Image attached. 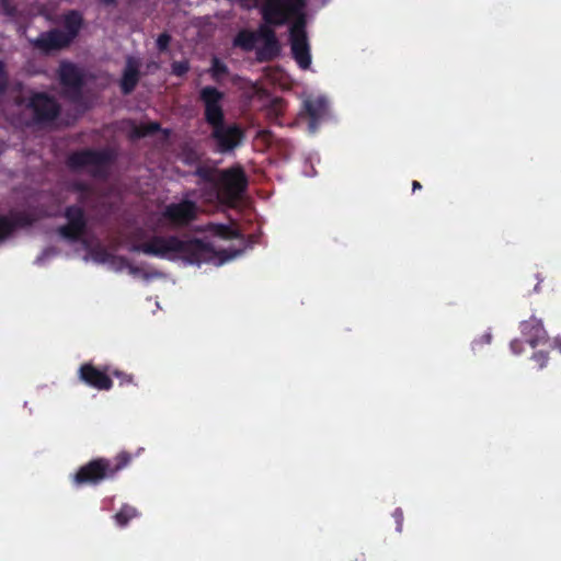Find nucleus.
Wrapping results in <instances>:
<instances>
[{
  "instance_id": "6e6552de",
  "label": "nucleus",
  "mask_w": 561,
  "mask_h": 561,
  "mask_svg": "<svg viewBox=\"0 0 561 561\" xmlns=\"http://www.w3.org/2000/svg\"><path fill=\"white\" fill-rule=\"evenodd\" d=\"M24 105L33 113V121L36 125H47L57 119L60 114L58 101L46 92L31 93Z\"/></svg>"
},
{
  "instance_id": "c9c22d12",
  "label": "nucleus",
  "mask_w": 561,
  "mask_h": 561,
  "mask_svg": "<svg viewBox=\"0 0 561 561\" xmlns=\"http://www.w3.org/2000/svg\"><path fill=\"white\" fill-rule=\"evenodd\" d=\"M482 342L490 343L492 341V335L490 333H485L481 337Z\"/></svg>"
},
{
  "instance_id": "7c9ffc66",
  "label": "nucleus",
  "mask_w": 561,
  "mask_h": 561,
  "mask_svg": "<svg viewBox=\"0 0 561 561\" xmlns=\"http://www.w3.org/2000/svg\"><path fill=\"white\" fill-rule=\"evenodd\" d=\"M93 196H94V193L93 194H78V196H77L78 204L77 205L82 206V208L88 206L90 204V201L93 199Z\"/></svg>"
},
{
  "instance_id": "bb28decb",
  "label": "nucleus",
  "mask_w": 561,
  "mask_h": 561,
  "mask_svg": "<svg viewBox=\"0 0 561 561\" xmlns=\"http://www.w3.org/2000/svg\"><path fill=\"white\" fill-rule=\"evenodd\" d=\"M171 36L169 33L163 32L157 38V47L159 51H165L169 49Z\"/></svg>"
},
{
  "instance_id": "393cba45",
  "label": "nucleus",
  "mask_w": 561,
  "mask_h": 561,
  "mask_svg": "<svg viewBox=\"0 0 561 561\" xmlns=\"http://www.w3.org/2000/svg\"><path fill=\"white\" fill-rule=\"evenodd\" d=\"M10 83V76L7 71L5 62L0 60V96L4 95Z\"/></svg>"
},
{
  "instance_id": "dca6fc26",
  "label": "nucleus",
  "mask_w": 561,
  "mask_h": 561,
  "mask_svg": "<svg viewBox=\"0 0 561 561\" xmlns=\"http://www.w3.org/2000/svg\"><path fill=\"white\" fill-rule=\"evenodd\" d=\"M140 80V60L134 56L125 59V66L121 79V90L123 95H129L136 89Z\"/></svg>"
},
{
  "instance_id": "b1692460",
  "label": "nucleus",
  "mask_w": 561,
  "mask_h": 561,
  "mask_svg": "<svg viewBox=\"0 0 561 561\" xmlns=\"http://www.w3.org/2000/svg\"><path fill=\"white\" fill-rule=\"evenodd\" d=\"M190 70L188 61L175 60L171 64V73L176 77H184Z\"/></svg>"
},
{
  "instance_id": "7ed1b4c3",
  "label": "nucleus",
  "mask_w": 561,
  "mask_h": 561,
  "mask_svg": "<svg viewBox=\"0 0 561 561\" xmlns=\"http://www.w3.org/2000/svg\"><path fill=\"white\" fill-rule=\"evenodd\" d=\"M133 252H141L156 257H181L183 261L197 264L207 263L216 259L217 252L210 243L201 239L183 241L174 236H153L150 240L135 244Z\"/></svg>"
},
{
  "instance_id": "20e7f679",
  "label": "nucleus",
  "mask_w": 561,
  "mask_h": 561,
  "mask_svg": "<svg viewBox=\"0 0 561 561\" xmlns=\"http://www.w3.org/2000/svg\"><path fill=\"white\" fill-rule=\"evenodd\" d=\"M130 461L131 456L128 451H121L113 459L94 458L79 467L71 476L72 484L78 486L100 485L106 480H113L117 473L128 467Z\"/></svg>"
},
{
  "instance_id": "2eb2a0df",
  "label": "nucleus",
  "mask_w": 561,
  "mask_h": 561,
  "mask_svg": "<svg viewBox=\"0 0 561 561\" xmlns=\"http://www.w3.org/2000/svg\"><path fill=\"white\" fill-rule=\"evenodd\" d=\"M34 219L25 213H16L10 216L0 215V243L10 239L18 230L30 227Z\"/></svg>"
},
{
  "instance_id": "aec40b11",
  "label": "nucleus",
  "mask_w": 561,
  "mask_h": 561,
  "mask_svg": "<svg viewBox=\"0 0 561 561\" xmlns=\"http://www.w3.org/2000/svg\"><path fill=\"white\" fill-rule=\"evenodd\" d=\"M257 42H260L259 30L255 32L241 30L234 36L233 46L242 51H251L254 49Z\"/></svg>"
},
{
  "instance_id": "ddd939ff",
  "label": "nucleus",
  "mask_w": 561,
  "mask_h": 561,
  "mask_svg": "<svg viewBox=\"0 0 561 561\" xmlns=\"http://www.w3.org/2000/svg\"><path fill=\"white\" fill-rule=\"evenodd\" d=\"M72 41L73 38L65 34L64 31L53 28L48 32H42L39 36L35 38L33 45L36 49L48 53L69 47Z\"/></svg>"
},
{
  "instance_id": "f257e3e1",
  "label": "nucleus",
  "mask_w": 561,
  "mask_h": 561,
  "mask_svg": "<svg viewBox=\"0 0 561 561\" xmlns=\"http://www.w3.org/2000/svg\"><path fill=\"white\" fill-rule=\"evenodd\" d=\"M193 175L198 178L199 197L207 204L232 207L245 192L248 180L241 168L218 170L215 167L199 164Z\"/></svg>"
},
{
  "instance_id": "4468645a",
  "label": "nucleus",
  "mask_w": 561,
  "mask_h": 561,
  "mask_svg": "<svg viewBox=\"0 0 561 561\" xmlns=\"http://www.w3.org/2000/svg\"><path fill=\"white\" fill-rule=\"evenodd\" d=\"M59 83L72 95L79 96L83 87V76L76 65L62 62L59 66Z\"/></svg>"
},
{
  "instance_id": "4be33fe9",
  "label": "nucleus",
  "mask_w": 561,
  "mask_h": 561,
  "mask_svg": "<svg viewBox=\"0 0 561 561\" xmlns=\"http://www.w3.org/2000/svg\"><path fill=\"white\" fill-rule=\"evenodd\" d=\"M228 66H226L221 59L213 57L211 66L209 69L210 77L214 81L219 82L222 78L228 76Z\"/></svg>"
},
{
  "instance_id": "9d476101",
  "label": "nucleus",
  "mask_w": 561,
  "mask_h": 561,
  "mask_svg": "<svg viewBox=\"0 0 561 561\" xmlns=\"http://www.w3.org/2000/svg\"><path fill=\"white\" fill-rule=\"evenodd\" d=\"M64 217L68 224L60 226L57 230L60 238L70 242L81 240L88 229V219L84 209L80 205H70L65 208Z\"/></svg>"
},
{
  "instance_id": "f704fd0d",
  "label": "nucleus",
  "mask_w": 561,
  "mask_h": 561,
  "mask_svg": "<svg viewBox=\"0 0 561 561\" xmlns=\"http://www.w3.org/2000/svg\"><path fill=\"white\" fill-rule=\"evenodd\" d=\"M416 190H422V184L414 180L412 181V192H415Z\"/></svg>"
},
{
  "instance_id": "4c0bfd02",
  "label": "nucleus",
  "mask_w": 561,
  "mask_h": 561,
  "mask_svg": "<svg viewBox=\"0 0 561 561\" xmlns=\"http://www.w3.org/2000/svg\"><path fill=\"white\" fill-rule=\"evenodd\" d=\"M558 348L561 352V340L558 342Z\"/></svg>"
},
{
  "instance_id": "c756f323",
  "label": "nucleus",
  "mask_w": 561,
  "mask_h": 561,
  "mask_svg": "<svg viewBox=\"0 0 561 561\" xmlns=\"http://www.w3.org/2000/svg\"><path fill=\"white\" fill-rule=\"evenodd\" d=\"M533 359L538 363L539 368H543L548 362V354L545 351L535 352Z\"/></svg>"
},
{
  "instance_id": "39448f33",
  "label": "nucleus",
  "mask_w": 561,
  "mask_h": 561,
  "mask_svg": "<svg viewBox=\"0 0 561 561\" xmlns=\"http://www.w3.org/2000/svg\"><path fill=\"white\" fill-rule=\"evenodd\" d=\"M112 153L106 149L85 148L68 156L66 164L71 171H81L90 168V175L98 179L106 176L107 167L112 163Z\"/></svg>"
},
{
  "instance_id": "473e14b6",
  "label": "nucleus",
  "mask_w": 561,
  "mask_h": 561,
  "mask_svg": "<svg viewBox=\"0 0 561 561\" xmlns=\"http://www.w3.org/2000/svg\"><path fill=\"white\" fill-rule=\"evenodd\" d=\"M523 342L520 340H514L511 342V350L515 354L522 353Z\"/></svg>"
},
{
  "instance_id": "c85d7f7f",
  "label": "nucleus",
  "mask_w": 561,
  "mask_h": 561,
  "mask_svg": "<svg viewBox=\"0 0 561 561\" xmlns=\"http://www.w3.org/2000/svg\"><path fill=\"white\" fill-rule=\"evenodd\" d=\"M0 7L7 16L16 14V7L13 4V0H0Z\"/></svg>"
},
{
  "instance_id": "f03ea898",
  "label": "nucleus",
  "mask_w": 561,
  "mask_h": 561,
  "mask_svg": "<svg viewBox=\"0 0 561 561\" xmlns=\"http://www.w3.org/2000/svg\"><path fill=\"white\" fill-rule=\"evenodd\" d=\"M198 100L204 104L205 123L211 129L210 139L216 145V151L228 153L240 147L245 138V131L237 123L225 122L224 93L216 87L205 85L199 90Z\"/></svg>"
},
{
  "instance_id": "cd10ccee",
  "label": "nucleus",
  "mask_w": 561,
  "mask_h": 561,
  "mask_svg": "<svg viewBox=\"0 0 561 561\" xmlns=\"http://www.w3.org/2000/svg\"><path fill=\"white\" fill-rule=\"evenodd\" d=\"M116 377L121 379V385H129L134 381V377L131 375L125 374L122 370L118 369H111V377Z\"/></svg>"
},
{
  "instance_id": "1a4fd4ad",
  "label": "nucleus",
  "mask_w": 561,
  "mask_h": 561,
  "mask_svg": "<svg viewBox=\"0 0 561 561\" xmlns=\"http://www.w3.org/2000/svg\"><path fill=\"white\" fill-rule=\"evenodd\" d=\"M195 191L188 192L186 197L193 196ZM198 216V205L194 201L184 198L164 207L162 218L174 228H185Z\"/></svg>"
},
{
  "instance_id": "a211bd4d",
  "label": "nucleus",
  "mask_w": 561,
  "mask_h": 561,
  "mask_svg": "<svg viewBox=\"0 0 561 561\" xmlns=\"http://www.w3.org/2000/svg\"><path fill=\"white\" fill-rule=\"evenodd\" d=\"M524 342L535 347L546 341V330L538 318H531L520 323Z\"/></svg>"
},
{
  "instance_id": "5701e85b",
  "label": "nucleus",
  "mask_w": 561,
  "mask_h": 561,
  "mask_svg": "<svg viewBox=\"0 0 561 561\" xmlns=\"http://www.w3.org/2000/svg\"><path fill=\"white\" fill-rule=\"evenodd\" d=\"M159 130H160L159 123L142 124V125L136 126L134 128V136L136 138L147 137V136L157 134Z\"/></svg>"
},
{
  "instance_id": "9b49d317",
  "label": "nucleus",
  "mask_w": 561,
  "mask_h": 561,
  "mask_svg": "<svg viewBox=\"0 0 561 561\" xmlns=\"http://www.w3.org/2000/svg\"><path fill=\"white\" fill-rule=\"evenodd\" d=\"M280 26L265 22L259 25V37L260 42H262V46L256 48V60L259 62H268L280 56L282 45L273 28Z\"/></svg>"
},
{
  "instance_id": "72a5a7b5",
  "label": "nucleus",
  "mask_w": 561,
  "mask_h": 561,
  "mask_svg": "<svg viewBox=\"0 0 561 561\" xmlns=\"http://www.w3.org/2000/svg\"><path fill=\"white\" fill-rule=\"evenodd\" d=\"M100 3L106 5V7H113L117 4V0H99Z\"/></svg>"
},
{
  "instance_id": "2f4dec72",
  "label": "nucleus",
  "mask_w": 561,
  "mask_h": 561,
  "mask_svg": "<svg viewBox=\"0 0 561 561\" xmlns=\"http://www.w3.org/2000/svg\"><path fill=\"white\" fill-rule=\"evenodd\" d=\"M392 516H393L394 520H397V530L400 533L401 531V526H402V511H401V508H394V511L392 513Z\"/></svg>"
},
{
  "instance_id": "f3484780",
  "label": "nucleus",
  "mask_w": 561,
  "mask_h": 561,
  "mask_svg": "<svg viewBox=\"0 0 561 561\" xmlns=\"http://www.w3.org/2000/svg\"><path fill=\"white\" fill-rule=\"evenodd\" d=\"M304 112L309 117V128L316 131L318 124L328 114V100L322 96L307 99L304 101Z\"/></svg>"
},
{
  "instance_id": "e433bc0d",
  "label": "nucleus",
  "mask_w": 561,
  "mask_h": 561,
  "mask_svg": "<svg viewBox=\"0 0 561 561\" xmlns=\"http://www.w3.org/2000/svg\"><path fill=\"white\" fill-rule=\"evenodd\" d=\"M218 230H219V233L225 234L228 232L229 228L227 226L219 225Z\"/></svg>"
},
{
  "instance_id": "0eeeda50",
  "label": "nucleus",
  "mask_w": 561,
  "mask_h": 561,
  "mask_svg": "<svg viewBox=\"0 0 561 561\" xmlns=\"http://www.w3.org/2000/svg\"><path fill=\"white\" fill-rule=\"evenodd\" d=\"M288 23L293 58L300 69L307 70L311 66V54L306 32V13L293 16Z\"/></svg>"
},
{
  "instance_id": "412c9836",
  "label": "nucleus",
  "mask_w": 561,
  "mask_h": 561,
  "mask_svg": "<svg viewBox=\"0 0 561 561\" xmlns=\"http://www.w3.org/2000/svg\"><path fill=\"white\" fill-rule=\"evenodd\" d=\"M139 511L130 506L129 504H123L122 508L118 510V512L113 516V519H115L116 525L121 528L126 527L131 519H135L139 516Z\"/></svg>"
},
{
  "instance_id": "a878e982",
  "label": "nucleus",
  "mask_w": 561,
  "mask_h": 561,
  "mask_svg": "<svg viewBox=\"0 0 561 561\" xmlns=\"http://www.w3.org/2000/svg\"><path fill=\"white\" fill-rule=\"evenodd\" d=\"M71 191L76 192L77 194H93V188L90 186V184H87L82 181L72 183Z\"/></svg>"
},
{
  "instance_id": "6ab92c4d",
  "label": "nucleus",
  "mask_w": 561,
  "mask_h": 561,
  "mask_svg": "<svg viewBox=\"0 0 561 561\" xmlns=\"http://www.w3.org/2000/svg\"><path fill=\"white\" fill-rule=\"evenodd\" d=\"M64 33L71 38H76L83 25L82 13L77 10H69L64 14Z\"/></svg>"
},
{
  "instance_id": "f8f14e48",
  "label": "nucleus",
  "mask_w": 561,
  "mask_h": 561,
  "mask_svg": "<svg viewBox=\"0 0 561 561\" xmlns=\"http://www.w3.org/2000/svg\"><path fill=\"white\" fill-rule=\"evenodd\" d=\"M78 379L99 391H108L113 387L111 367L108 366L99 368L91 363H83L78 368Z\"/></svg>"
},
{
  "instance_id": "423d86ee",
  "label": "nucleus",
  "mask_w": 561,
  "mask_h": 561,
  "mask_svg": "<svg viewBox=\"0 0 561 561\" xmlns=\"http://www.w3.org/2000/svg\"><path fill=\"white\" fill-rule=\"evenodd\" d=\"M307 0H264L260 7L263 22L286 25L295 15L306 14Z\"/></svg>"
}]
</instances>
